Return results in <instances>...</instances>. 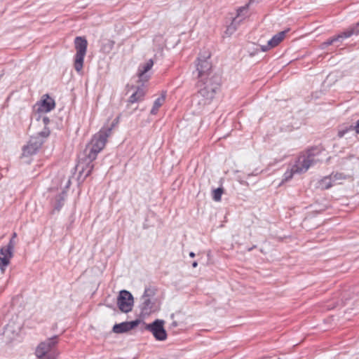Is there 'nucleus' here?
I'll return each mask as SVG.
<instances>
[{
	"mask_svg": "<svg viewBox=\"0 0 359 359\" xmlns=\"http://www.w3.org/2000/svg\"><path fill=\"white\" fill-rule=\"evenodd\" d=\"M111 130L112 127L102 128L93 136L86 149V158L85 161L80 159L77 164V168L80 170V173L85 172L84 166L86 164L88 170L85 175L86 177L90 175L93 168V165L90 163L97 158V154L104 147L107 138L111 134Z\"/></svg>",
	"mask_w": 359,
	"mask_h": 359,
	"instance_id": "obj_1",
	"label": "nucleus"
},
{
	"mask_svg": "<svg viewBox=\"0 0 359 359\" xmlns=\"http://www.w3.org/2000/svg\"><path fill=\"white\" fill-rule=\"evenodd\" d=\"M197 88L198 92L196 95V100H198V104L201 106L208 104L214 99L215 94L219 89V79L216 76L198 79Z\"/></svg>",
	"mask_w": 359,
	"mask_h": 359,
	"instance_id": "obj_2",
	"label": "nucleus"
},
{
	"mask_svg": "<svg viewBox=\"0 0 359 359\" xmlns=\"http://www.w3.org/2000/svg\"><path fill=\"white\" fill-rule=\"evenodd\" d=\"M318 153V149L312 148L301 154L293 165V174H302L306 172L309 168L316 163L319 160L316 158V155Z\"/></svg>",
	"mask_w": 359,
	"mask_h": 359,
	"instance_id": "obj_3",
	"label": "nucleus"
},
{
	"mask_svg": "<svg viewBox=\"0 0 359 359\" xmlns=\"http://www.w3.org/2000/svg\"><path fill=\"white\" fill-rule=\"evenodd\" d=\"M210 52L205 50L201 52L196 60V73L198 79H208L214 76L212 72V63L210 61Z\"/></svg>",
	"mask_w": 359,
	"mask_h": 359,
	"instance_id": "obj_4",
	"label": "nucleus"
},
{
	"mask_svg": "<svg viewBox=\"0 0 359 359\" xmlns=\"http://www.w3.org/2000/svg\"><path fill=\"white\" fill-rule=\"evenodd\" d=\"M57 337L54 336L40 343L36 348V355L39 359H56L59 352L54 348L57 344Z\"/></svg>",
	"mask_w": 359,
	"mask_h": 359,
	"instance_id": "obj_5",
	"label": "nucleus"
},
{
	"mask_svg": "<svg viewBox=\"0 0 359 359\" xmlns=\"http://www.w3.org/2000/svg\"><path fill=\"white\" fill-rule=\"evenodd\" d=\"M154 291L153 289L147 288L144 294L141 297V304L140 305L141 314L143 316H149L159 310V304L154 296Z\"/></svg>",
	"mask_w": 359,
	"mask_h": 359,
	"instance_id": "obj_6",
	"label": "nucleus"
},
{
	"mask_svg": "<svg viewBox=\"0 0 359 359\" xmlns=\"http://www.w3.org/2000/svg\"><path fill=\"white\" fill-rule=\"evenodd\" d=\"M50 135L48 128L43 129L36 135L31 137L28 144L23 147V156H29L35 154L44 142V140Z\"/></svg>",
	"mask_w": 359,
	"mask_h": 359,
	"instance_id": "obj_7",
	"label": "nucleus"
},
{
	"mask_svg": "<svg viewBox=\"0 0 359 359\" xmlns=\"http://www.w3.org/2000/svg\"><path fill=\"white\" fill-rule=\"evenodd\" d=\"M74 46L76 50L74 60V67L79 73L83 67L84 57L87 51L88 42L84 37L76 36L74 39Z\"/></svg>",
	"mask_w": 359,
	"mask_h": 359,
	"instance_id": "obj_8",
	"label": "nucleus"
},
{
	"mask_svg": "<svg viewBox=\"0 0 359 359\" xmlns=\"http://www.w3.org/2000/svg\"><path fill=\"white\" fill-rule=\"evenodd\" d=\"M255 0H250L245 6L239 7L236 11V15L232 19L231 24L227 27L226 34L229 36L233 34L238 29L241 23L248 18L250 6Z\"/></svg>",
	"mask_w": 359,
	"mask_h": 359,
	"instance_id": "obj_9",
	"label": "nucleus"
},
{
	"mask_svg": "<svg viewBox=\"0 0 359 359\" xmlns=\"http://www.w3.org/2000/svg\"><path fill=\"white\" fill-rule=\"evenodd\" d=\"M22 320L18 316H13L8 323L5 326L3 336L6 342H11L19 334L22 327Z\"/></svg>",
	"mask_w": 359,
	"mask_h": 359,
	"instance_id": "obj_10",
	"label": "nucleus"
},
{
	"mask_svg": "<svg viewBox=\"0 0 359 359\" xmlns=\"http://www.w3.org/2000/svg\"><path fill=\"white\" fill-rule=\"evenodd\" d=\"M133 297L130 292L123 290L119 292L117 298V305L122 312H130L133 309Z\"/></svg>",
	"mask_w": 359,
	"mask_h": 359,
	"instance_id": "obj_11",
	"label": "nucleus"
},
{
	"mask_svg": "<svg viewBox=\"0 0 359 359\" xmlns=\"http://www.w3.org/2000/svg\"><path fill=\"white\" fill-rule=\"evenodd\" d=\"M163 320H156L152 323L147 324L146 330L151 332L154 338L158 341H164L167 338V333L163 327Z\"/></svg>",
	"mask_w": 359,
	"mask_h": 359,
	"instance_id": "obj_12",
	"label": "nucleus"
},
{
	"mask_svg": "<svg viewBox=\"0 0 359 359\" xmlns=\"http://www.w3.org/2000/svg\"><path fill=\"white\" fill-rule=\"evenodd\" d=\"M55 106V100L48 95H44L43 99L35 104L34 110L38 114H44L50 111Z\"/></svg>",
	"mask_w": 359,
	"mask_h": 359,
	"instance_id": "obj_13",
	"label": "nucleus"
},
{
	"mask_svg": "<svg viewBox=\"0 0 359 359\" xmlns=\"http://www.w3.org/2000/svg\"><path fill=\"white\" fill-rule=\"evenodd\" d=\"M289 32L290 29H287L277 33L270 40L268 41L266 45H263L261 46V50L262 51H266L271 48L276 47L284 40Z\"/></svg>",
	"mask_w": 359,
	"mask_h": 359,
	"instance_id": "obj_14",
	"label": "nucleus"
},
{
	"mask_svg": "<svg viewBox=\"0 0 359 359\" xmlns=\"http://www.w3.org/2000/svg\"><path fill=\"white\" fill-rule=\"evenodd\" d=\"M153 65L154 61L152 59H149L145 63L140 65L137 75L141 81L145 82L149 79L151 76L149 71L152 68Z\"/></svg>",
	"mask_w": 359,
	"mask_h": 359,
	"instance_id": "obj_15",
	"label": "nucleus"
},
{
	"mask_svg": "<svg viewBox=\"0 0 359 359\" xmlns=\"http://www.w3.org/2000/svg\"><path fill=\"white\" fill-rule=\"evenodd\" d=\"M140 323V320H135L131 322H123L119 324H115L113 327L114 333L121 334L128 332L137 326Z\"/></svg>",
	"mask_w": 359,
	"mask_h": 359,
	"instance_id": "obj_16",
	"label": "nucleus"
},
{
	"mask_svg": "<svg viewBox=\"0 0 359 359\" xmlns=\"http://www.w3.org/2000/svg\"><path fill=\"white\" fill-rule=\"evenodd\" d=\"M145 95V90L142 87H138L129 97L128 102L133 104L141 101Z\"/></svg>",
	"mask_w": 359,
	"mask_h": 359,
	"instance_id": "obj_17",
	"label": "nucleus"
},
{
	"mask_svg": "<svg viewBox=\"0 0 359 359\" xmlns=\"http://www.w3.org/2000/svg\"><path fill=\"white\" fill-rule=\"evenodd\" d=\"M165 100V93H163L154 102L153 107L150 111L151 114H156L158 109L163 105Z\"/></svg>",
	"mask_w": 359,
	"mask_h": 359,
	"instance_id": "obj_18",
	"label": "nucleus"
},
{
	"mask_svg": "<svg viewBox=\"0 0 359 359\" xmlns=\"http://www.w3.org/2000/svg\"><path fill=\"white\" fill-rule=\"evenodd\" d=\"M50 123V119L48 116L45 115H41V114H39L38 117L36 118V122L32 123L31 126H34L36 124L41 125L43 124V129L48 128L47 126Z\"/></svg>",
	"mask_w": 359,
	"mask_h": 359,
	"instance_id": "obj_19",
	"label": "nucleus"
},
{
	"mask_svg": "<svg viewBox=\"0 0 359 359\" xmlns=\"http://www.w3.org/2000/svg\"><path fill=\"white\" fill-rule=\"evenodd\" d=\"M15 245V242L13 238H11L7 245L1 248V254L6 253L13 257V252Z\"/></svg>",
	"mask_w": 359,
	"mask_h": 359,
	"instance_id": "obj_20",
	"label": "nucleus"
},
{
	"mask_svg": "<svg viewBox=\"0 0 359 359\" xmlns=\"http://www.w3.org/2000/svg\"><path fill=\"white\" fill-rule=\"evenodd\" d=\"M333 185L334 184L330 175L325 177L318 182V186L322 189H327Z\"/></svg>",
	"mask_w": 359,
	"mask_h": 359,
	"instance_id": "obj_21",
	"label": "nucleus"
},
{
	"mask_svg": "<svg viewBox=\"0 0 359 359\" xmlns=\"http://www.w3.org/2000/svg\"><path fill=\"white\" fill-rule=\"evenodd\" d=\"M359 34V23L354 25L348 28L346 31L342 32L344 38H348L352 35H357Z\"/></svg>",
	"mask_w": 359,
	"mask_h": 359,
	"instance_id": "obj_22",
	"label": "nucleus"
},
{
	"mask_svg": "<svg viewBox=\"0 0 359 359\" xmlns=\"http://www.w3.org/2000/svg\"><path fill=\"white\" fill-rule=\"evenodd\" d=\"M114 42L111 40L107 39L102 42L101 50L105 53H109L113 49Z\"/></svg>",
	"mask_w": 359,
	"mask_h": 359,
	"instance_id": "obj_23",
	"label": "nucleus"
},
{
	"mask_svg": "<svg viewBox=\"0 0 359 359\" xmlns=\"http://www.w3.org/2000/svg\"><path fill=\"white\" fill-rule=\"evenodd\" d=\"M65 194V193L63 191L61 194H59L55 198V209L57 210H60L64 204Z\"/></svg>",
	"mask_w": 359,
	"mask_h": 359,
	"instance_id": "obj_24",
	"label": "nucleus"
},
{
	"mask_svg": "<svg viewBox=\"0 0 359 359\" xmlns=\"http://www.w3.org/2000/svg\"><path fill=\"white\" fill-rule=\"evenodd\" d=\"M344 39V36H343V34L342 33L336 36H334L333 38L330 39H328L327 41L323 42L322 44H321V48H325V47L330 46V45H332L333 44L334 42L336 41H338L339 39Z\"/></svg>",
	"mask_w": 359,
	"mask_h": 359,
	"instance_id": "obj_25",
	"label": "nucleus"
},
{
	"mask_svg": "<svg viewBox=\"0 0 359 359\" xmlns=\"http://www.w3.org/2000/svg\"><path fill=\"white\" fill-rule=\"evenodd\" d=\"M330 176L332 178L334 184H341V181L346 179V175L342 173H332Z\"/></svg>",
	"mask_w": 359,
	"mask_h": 359,
	"instance_id": "obj_26",
	"label": "nucleus"
},
{
	"mask_svg": "<svg viewBox=\"0 0 359 359\" xmlns=\"http://www.w3.org/2000/svg\"><path fill=\"white\" fill-rule=\"evenodd\" d=\"M223 193L222 188H217L213 191L212 198L215 201H219L221 200L222 194Z\"/></svg>",
	"mask_w": 359,
	"mask_h": 359,
	"instance_id": "obj_27",
	"label": "nucleus"
},
{
	"mask_svg": "<svg viewBox=\"0 0 359 359\" xmlns=\"http://www.w3.org/2000/svg\"><path fill=\"white\" fill-rule=\"evenodd\" d=\"M349 130H353L352 127H350L349 128H346V129L339 130L338 137H342Z\"/></svg>",
	"mask_w": 359,
	"mask_h": 359,
	"instance_id": "obj_28",
	"label": "nucleus"
},
{
	"mask_svg": "<svg viewBox=\"0 0 359 359\" xmlns=\"http://www.w3.org/2000/svg\"><path fill=\"white\" fill-rule=\"evenodd\" d=\"M290 178H292V169L287 170L283 181H288Z\"/></svg>",
	"mask_w": 359,
	"mask_h": 359,
	"instance_id": "obj_29",
	"label": "nucleus"
},
{
	"mask_svg": "<svg viewBox=\"0 0 359 359\" xmlns=\"http://www.w3.org/2000/svg\"><path fill=\"white\" fill-rule=\"evenodd\" d=\"M355 129L356 133L359 134V120L357 123L356 126L355 127Z\"/></svg>",
	"mask_w": 359,
	"mask_h": 359,
	"instance_id": "obj_30",
	"label": "nucleus"
},
{
	"mask_svg": "<svg viewBox=\"0 0 359 359\" xmlns=\"http://www.w3.org/2000/svg\"><path fill=\"white\" fill-rule=\"evenodd\" d=\"M197 266H198V263H197V262H194L192 263V266H193L194 268L196 267Z\"/></svg>",
	"mask_w": 359,
	"mask_h": 359,
	"instance_id": "obj_31",
	"label": "nucleus"
},
{
	"mask_svg": "<svg viewBox=\"0 0 359 359\" xmlns=\"http://www.w3.org/2000/svg\"><path fill=\"white\" fill-rule=\"evenodd\" d=\"M189 256H190L191 257H195V253H194V252H191L189 253Z\"/></svg>",
	"mask_w": 359,
	"mask_h": 359,
	"instance_id": "obj_32",
	"label": "nucleus"
},
{
	"mask_svg": "<svg viewBox=\"0 0 359 359\" xmlns=\"http://www.w3.org/2000/svg\"><path fill=\"white\" fill-rule=\"evenodd\" d=\"M16 236H17V234H16V233H15V232H14V233H13V236H12V238H13V240H14V241H15V238H16Z\"/></svg>",
	"mask_w": 359,
	"mask_h": 359,
	"instance_id": "obj_33",
	"label": "nucleus"
},
{
	"mask_svg": "<svg viewBox=\"0 0 359 359\" xmlns=\"http://www.w3.org/2000/svg\"><path fill=\"white\" fill-rule=\"evenodd\" d=\"M172 325H173V326H175V327H176V326H177V323H176V322H173V323H172Z\"/></svg>",
	"mask_w": 359,
	"mask_h": 359,
	"instance_id": "obj_34",
	"label": "nucleus"
},
{
	"mask_svg": "<svg viewBox=\"0 0 359 359\" xmlns=\"http://www.w3.org/2000/svg\"><path fill=\"white\" fill-rule=\"evenodd\" d=\"M255 248V246L252 247V248H250L248 249V251H250L252 248Z\"/></svg>",
	"mask_w": 359,
	"mask_h": 359,
	"instance_id": "obj_35",
	"label": "nucleus"
}]
</instances>
